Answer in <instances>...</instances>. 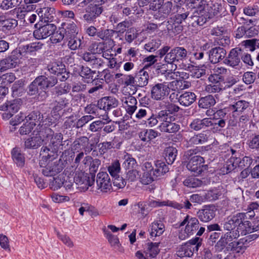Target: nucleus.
<instances>
[{"label": "nucleus", "instance_id": "f257e3e1", "mask_svg": "<svg viewBox=\"0 0 259 259\" xmlns=\"http://www.w3.org/2000/svg\"><path fill=\"white\" fill-rule=\"evenodd\" d=\"M45 138L44 139L46 144H48V147H42L40 151V155L42 156V160L40 162L41 165H44L45 160L47 158H55L56 153L58 148L62 145L63 135L61 133L54 134L53 131L48 128L46 129Z\"/></svg>", "mask_w": 259, "mask_h": 259}, {"label": "nucleus", "instance_id": "f03ea898", "mask_svg": "<svg viewBox=\"0 0 259 259\" xmlns=\"http://www.w3.org/2000/svg\"><path fill=\"white\" fill-rule=\"evenodd\" d=\"M169 49L170 47L169 46H164L158 50V55L160 58L163 57L165 55V62L171 65L170 70L171 71L175 70L177 68L175 62L186 59L187 57L188 52L183 47H175L168 53Z\"/></svg>", "mask_w": 259, "mask_h": 259}, {"label": "nucleus", "instance_id": "7ed1b4c3", "mask_svg": "<svg viewBox=\"0 0 259 259\" xmlns=\"http://www.w3.org/2000/svg\"><path fill=\"white\" fill-rule=\"evenodd\" d=\"M198 151L197 149L188 150L184 155V159L189 170L200 174L203 171L204 160L201 156L196 155Z\"/></svg>", "mask_w": 259, "mask_h": 259}, {"label": "nucleus", "instance_id": "20e7f679", "mask_svg": "<svg viewBox=\"0 0 259 259\" xmlns=\"http://www.w3.org/2000/svg\"><path fill=\"white\" fill-rule=\"evenodd\" d=\"M158 117L162 122L158 128L161 132L167 133H175L180 130V125L168 120L166 112L161 111L158 113Z\"/></svg>", "mask_w": 259, "mask_h": 259}, {"label": "nucleus", "instance_id": "39448f33", "mask_svg": "<svg viewBox=\"0 0 259 259\" xmlns=\"http://www.w3.org/2000/svg\"><path fill=\"white\" fill-rule=\"evenodd\" d=\"M201 241L202 239L198 237L191 239L181 247L178 251V255L180 257L192 256L195 251H198L201 244Z\"/></svg>", "mask_w": 259, "mask_h": 259}, {"label": "nucleus", "instance_id": "423d86ee", "mask_svg": "<svg viewBox=\"0 0 259 259\" xmlns=\"http://www.w3.org/2000/svg\"><path fill=\"white\" fill-rule=\"evenodd\" d=\"M184 225H186L185 233L186 235L180 234L179 238L181 239L194 234L199 227V222L196 218L187 215L180 224V226Z\"/></svg>", "mask_w": 259, "mask_h": 259}, {"label": "nucleus", "instance_id": "0eeeda50", "mask_svg": "<svg viewBox=\"0 0 259 259\" xmlns=\"http://www.w3.org/2000/svg\"><path fill=\"white\" fill-rule=\"evenodd\" d=\"M96 185L97 189L102 193H108L111 191V182L106 172L101 171L97 175Z\"/></svg>", "mask_w": 259, "mask_h": 259}, {"label": "nucleus", "instance_id": "6e6552de", "mask_svg": "<svg viewBox=\"0 0 259 259\" xmlns=\"http://www.w3.org/2000/svg\"><path fill=\"white\" fill-rule=\"evenodd\" d=\"M55 158H47V160L44 161V165H41L40 162L42 160V156L39 161L40 166L42 167V172L43 175L47 177L54 176L56 174L60 171V169L58 167V165L52 161Z\"/></svg>", "mask_w": 259, "mask_h": 259}, {"label": "nucleus", "instance_id": "1a4fd4ad", "mask_svg": "<svg viewBox=\"0 0 259 259\" xmlns=\"http://www.w3.org/2000/svg\"><path fill=\"white\" fill-rule=\"evenodd\" d=\"M242 50L240 48L232 49L228 56L224 60V63L232 67L236 68L239 65Z\"/></svg>", "mask_w": 259, "mask_h": 259}, {"label": "nucleus", "instance_id": "9d476101", "mask_svg": "<svg viewBox=\"0 0 259 259\" xmlns=\"http://www.w3.org/2000/svg\"><path fill=\"white\" fill-rule=\"evenodd\" d=\"M169 94V88L166 82L155 84L151 90L152 98L156 100H162Z\"/></svg>", "mask_w": 259, "mask_h": 259}, {"label": "nucleus", "instance_id": "9b49d317", "mask_svg": "<svg viewBox=\"0 0 259 259\" xmlns=\"http://www.w3.org/2000/svg\"><path fill=\"white\" fill-rule=\"evenodd\" d=\"M74 182L77 185L82 186V189H88L94 183V179H91L87 173L82 171H77L74 177Z\"/></svg>", "mask_w": 259, "mask_h": 259}, {"label": "nucleus", "instance_id": "f8f14e48", "mask_svg": "<svg viewBox=\"0 0 259 259\" xmlns=\"http://www.w3.org/2000/svg\"><path fill=\"white\" fill-rule=\"evenodd\" d=\"M240 213L243 215V217H241V222L237 224V228L234 230L238 233V237L240 235H245L248 233H251L254 229L252 227L251 223L245 220L246 219V213L243 212H240Z\"/></svg>", "mask_w": 259, "mask_h": 259}, {"label": "nucleus", "instance_id": "ddd939ff", "mask_svg": "<svg viewBox=\"0 0 259 259\" xmlns=\"http://www.w3.org/2000/svg\"><path fill=\"white\" fill-rule=\"evenodd\" d=\"M56 29V27L54 24L47 23L34 31L33 35L36 39H44L53 34Z\"/></svg>", "mask_w": 259, "mask_h": 259}, {"label": "nucleus", "instance_id": "4468645a", "mask_svg": "<svg viewBox=\"0 0 259 259\" xmlns=\"http://www.w3.org/2000/svg\"><path fill=\"white\" fill-rule=\"evenodd\" d=\"M102 7L89 3L85 9L86 14L83 15V18L88 22L93 21L102 13Z\"/></svg>", "mask_w": 259, "mask_h": 259}, {"label": "nucleus", "instance_id": "2eb2a0df", "mask_svg": "<svg viewBox=\"0 0 259 259\" xmlns=\"http://www.w3.org/2000/svg\"><path fill=\"white\" fill-rule=\"evenodd\" d=\"M215 210L214 206L205 205L203 209L198 211V217L201 221L208 222L215 217Z\"/></svg>", "mask_w": 259, "mask_h": 259}, {"label": "nucleus", "instance_id": "dca6fc26", "mask_svg": "<svg viewBox=\"0 0 259 259\" xmlns=\"http://www.w3.org/2000/svg\"><path fill=\"white\" fill-rule=\"evenodd\" d=\"M226 55V50L219 47L211 49L208 53L209 60L213 64L219 62L225 57Z\"/></svg>", "mask_w": 259, "mask_h": 259}, {"label": "nucleus", "instance_id": "f3484780", "mask_svg": "<svg viewBox=\"0 0 259 259\" xmlns=\"http://www.w3.org/2000/svg\"><path fill=\"white\" fill-rule=\"evenodd\" d=\"M118 105V101L112 97H105L98 102V107L106 112L112 108L116 107Z\"/></svg>", "mask_w": 259, "mask_h": 259}, {"label": "nucleus", "instance_id": "a211bd4d", "mask_svg": "<svg viewBox=\"0 0 259 259\" xmlns=\"http://www.w3.org/2000/svg\"><path fill=\"white\" fill-rule=\"evenodd\" d=\"M37 15L41 22L49 23L53 21L55 9L51 7H44L37 10Z\"/></svg>", "mask_w": 259, "mask_h": 259}, {"label": "nucleus", "instance_id": "6ab92c4d", "mask_svg": "<svg viewBox=\"0 0 259 259\" xmlns=\"http://www.w3.org/2000/svg\"><path fill=\"white\" fill-rule=\"evenodd\" d=\"M238 238V233L232 231L226 233L217 243L215 246L221 249L224 248L226 245L235 239Z\"/></svg>", "mask_w": 259, "mask_h": 259}, {"label": "nucleus", "instance_id": "aec40b11", "mask_svg": "<svg viewBox=\"0 0 259 259\" xmlns=\"http://www.w3.org/2000/svg\"><path fill=\"white\" fill-rule=\"evenodd\" d=\"M148 205L150 207H161L164 206H170L171 207L181 209L183 208V206L182 204H179L176 202L171 201L169 200L160 201V200H151L148 202Z\"/></svg>", "mask_w": 259, "mask_h": 259}, {"label": "nucleus", "instance_id": "412c9836", "mask_svg": "<svg viewBox=\"0 0 259 259\" xmlns=\"http://www.w3.org/2000/svg\"><path fill=\"white\" fill-rule=\"evenodd\" d=\"M242 216L239 212L231 217H228L223 224L224 229L229 231H234L237 228V224L241 222Z\"/></svg>", "mask_w": 259, "mask_h": 259}, {"label": "nucleus", "instance_id": "4be33fe9", "mask_svg": "<svg viewBox=\"0 0 259 259\" xmlns=\"http://www.w3.org/2000/svg\"><path fill=\"white\" fill-rule=\"evenodd\" d=\"M248 107V103L244 100H239L230 105L228 109L232 111L233 116L237 117Z\"/></svg>", "mask_w": 259, "mask_h": 259}, {"label": "nucleus", "instance_id": "5701e85b", "mask_svg": "<svg viewBox=\"0 0 259 259\" xmlns=\"http://www.w3.org/2000/svg\"><path fill=\"white\" fill-rule=\"evenodd\" d=\"M162 3V2L158 4H151L150 9L153 11L159 10V12L163 13L164 15H169L173 11L172 3L167 1L163 5H161Z\"/></svg>", "mask_w": 259, "mask_h": 259}, {"label": "nucleus", "instance_id": "b1692460", "mask_svg": "<svg viewBox=\"0 0 259 259\" xmlns=\"http://www.w3.org/2000/svg\"><path fill=\"white\" fill-rule=\"evenodd\" d=\"M12 157L16 165L20 168L25 165V158L21 150L17 147L13 148L11 151Z\"/></svg>", "mask_w": 259, "mask_h": 259}, {"label": "nucleus", "instance_id": "393cba45", "mask_svg": "<svg viewBox=\"0 0 259 259\" xmlns=\"http://www.w3.org/2000/svg\"><path fill=\"white\" fill-rule=\"evenodd\" d=\"M44 140L39 135L36 134L33 136L28 138L25 141V147L28 149H35L40 146Z\"/></svg>", "mask_w": 259, "mask_h": 259}, {"label": "nucleus", "instance_id": "a878e982", "mask_svg": "<svg viewBox=\"0 0 259 259\" xmlns=\"http://www.w3.org/2000/svg\"><path fill=\"white\" fill-rule=\"evenodd\" d=\"M127 112L132 115L137 109V101L135 97L130 96L122 100Z\"/></svg>", "mask_w": 259, "mask_h": 259}, {"label": "nucleus", "instance_id": "bb28decb", "mask_svg": "<svg viewBox=\"0 0 259 259\" xmlns=\"http://www.w3.org/2000/svg\"><path fill=\"white\" fill-rule=\"evenodd\" d=\"M195 99L196 96L194 93L186 92L179 97V101L181 105L188 106L192 104Z\"/></svg>", "mask_w": 259, "mask_h": 259}, {"label": "nucleus", "instance_id": "cd10ccee", "mask_svg": "<svg viewBox=\"0 0 259 259\" xmlns=\"http://www.w3.org/2000/svg\"><path fill=\"white\" fill-rule=\"evenodd\" d=\"M208 140V136L204 133H201L192 137L188 141V144L190 146H193L199 144H203L206 143Z\"/></svg>", "mask_w": 259, "mask_h": 259}, {"label": "nucleus", "instance_id": "c85d7f7f", "mask_svg": "<svg viewBox=\"0 0 259 259\" xmlns=\"http://www.w3.org/2000/svg\"><path fill=\"white\" fill-rule=\"evenodd\" d=\"M149 75L147 71L144 69L141 70L136 75V85L143 87L148 83Z\"/></svg>", "mask_w": 259, "mask_h": 259}, {"label": "nucleus", "instance_id": "c756f323", "mask_svg": "<svg viewBox=\"0 0 259 259\" xmlns=\"http://www.w3.org/2000/svg\"><path fill=\"white\" fill-rule=\"evenodd\" d=\"M177 155V149L172 146L166 147L164 150V156L168 164L173 163Z\"/></svg>", "mask_w": 259, "mask_h": 259}, {"label": "nucleus", "instance_id": "7c9ffc66", "mask_svg": "<svg viewBox=\"0 0 259 259\" xmlns=\"http://www.w3.org/2000/svg\"><path fill=\"white\" fill-rule=\"evenodd\" d=\"M159 245V243H148L146 244V247L145 248L144 252L151 258L156 257L160 251Z\"/></svg>", "mask_w": 259, "mask_h": 259}, {"label": "nucleus", "instance_id": "2f4dec72", "mask_svg": "<svg viewBox=\"0 0 259 259\" xmlns=\"http://www.w3.org/2000/svg\"><path fill=\"white\" fill-rule=\"evenodd\" d=\"M213 73L211 74L208 77L209 81L214 82L215 80H222V75L227 73V69L224 67L216 66L213 69Z\"/></svg>", "mask_w": 259, "mask_h": 259}, {"label": "nucleus", "instance_id": "473e14b6", "mask_svg": "<svg viewBox=\"0 0 259 259\" xmlns=\"http://www.w3.org/2000/svg\"><path fill=\"white\" fill-rule=\"evenodd\" d=\"M164 230V225L160 221L153 223L151 226L150 235L156 237L161 235Z\"/></svg>", "mask_w": 259, "mask_h": 259}, {"label": "nucleus", "instance_id": "72a5a7b5", "mask_svg": "<svg viewBox=\"0 0 259 259\" xmlns=\"http://www.w3.org/2000/svg\"><path fill=\"white\" fill-rule=\"evenodd\" d=\"M67 46L71 50L73 51L81 48V38L75 35L70 36L68 38Z\"/></svg>", "mask_w": 259, "mask_h": 259}, {"label": "nucleus", "instance_id": "f704fd0d", "mask_svg": "<svg viewBox=\"0 0 259 259\" xmlns=\"http://www.w3.org/2000/svg\"><path fill=\"white\" fill-rule=\"evenodd\" d=\"M214 98L211 95H208L201 98L198 102L199 107L202 108H207L215 104Z\"/></svg>", "mask_w": 259, "mask_h": 259}, {"label": "nucleus", "instance_id": "c9c22d12", "mask_svg": "<svg viewBox=\"0 0 259 259\" xmlns=\"http://www.w3.org/2000/svg\"><path fill=\"white\" fill-rule=\"evenodd\" d=\"M64 184V176L59 175L50 180V187L53 190H57L60 188Z\"/></svg>", "mask_w": 259, "mask_h": 259}, {"label": "nucleus", "instance_id": "e433bc0d", "mask_svg": "<svg viewBox=\"0 0 259 259\" xmlns=\"http://www.w3.org/2000/svg\"><path fill=\"white\" fill-rule=\"evenodd\" d=\"M156 168L154 169V173L157 177H160L168 172L169 168L164 162L157 160L155 163Z\"/></svg>", "mask_w": 259, "mask_h": 259}, {"label": "nucleus", "instance_id": "4c0bfd02", "mask_svg": "<svg viewBox=\"0 0 259 259\" xmlns=\"http://www.w3.org/2000/svg\"><path fill=\"white\" fill-rule=\"evenodd\" d=\"M210 84L205 87V90L208 93H219L223 90V85L219 80H215L214 82L210 81Z\"/></svg>", "mask_w": 259, "mask_h": 259}, {"label": "nucleus", "instance_id": "58836bf2", "mask_svg": "<svg viewBox=\"0 0 259 259\" xmlns=\"http://www.w3.org/2000/svg\"><path fill=\"white\" fill-rule=\"evenodd\" d=\"M96 72L92 71L88 67L82 66L80 72V75L89 83L94 80V76Z\"/></svg>", "mask_w": 259, "mask_h": 259}, {"label": "nucleus", "instance_id": "ea45409f", "mask_svg": "<svg viewBox=\"0 0 259 259\" xmlns=\"http://www.w3.org/2000/svg\"><path fill=\"white\" fill-rule=\"evenodd\" d=\"M188 5L191 9H195L201 12L205 7V2L202 0H187Z\"/></svg>", "mask_w": 259, "mask_h": 259}, {"label": "nucleus", "instance_id": "a19ab883", "mask_svg": "<svg viewBox=\"0 0 259 259\" xmlns=\"http://www.w3.org/2000/svg\"><path fill=\"white\" fill-rule=\"evenodd\" d=\"M16 79V76L13 73H7L0 77V86L6 87L14 82Z\"/></svg>", "mask_w": 259, "mask_h": 259}, {"label": "nucleus", "instance_id": "79ce46f5", "mask_svg": "<svg viewBox=\"0 0 259 259\" xmlns=\"http://www.w3.org/2000/svg\"><path fill=\"white\" fill-rule=\"evenodd\" d=\"M228 248L235 253H243L246 249V246L240 242L233 241L229 243Z\"/></svg>", "mask_w": 259, "mask_h": 259}, {"label": "nucleus", "instance_id": "37998d69", "mask_svg": "<svg viewBox=\"0 0 259 259\" xmlns=\"http://www.w3.org/2000/svg\"><path fill=\"white\" fill-rule=\"evenodd\" d=\"M64 67L61 63L53 62L48 65V68L51 73L58 75L62 72Z\"/></svg>", "mask_w": 259, "mask_h": 259}, {"label": "nucleus", "instance_id": "c03bdc74", "mask_svg": "<svg viewBox=\"0 0 259 259\" xmlns=\"http://www.w3.org/2000/svg\"><path fill=\"white\" fill-rule=\"evenodd\" d=\"M154 172H143L142 176L141 178V182L144 185H148L153 182L156 178Z\"/></svg>", "mask_w": 259, "mask_h": 259}, {"label": "nucleus", "instance_id": "a18cd8bd", "mask_svg": "<svg viewBox=\"0 0 259 259\" xmlns=\"http://www.w3.org/2000/svg\"><path fill=\"white\" fill-rule=\"evenodd\" d=\"M211 13L213 15L217 17H222L226 15L227 12L226 8L222 5L218 4H215L211 7Z\"/></svg>", "mask_w": 259, "mask_h": 259}, {"label": "nucleus", "instance_id": "49530a36", "mask_svg": "<svg viewBox=\"0 0 259 259\" xmlns=\"http://www.w3.org/2000/svg\"><path fill=\"white\" fill-rule=\"evenodd\" d=\"M120 164L118 160H115L108 167V171L112 177L118 175L120 171Z\"/></svg>", "mask_w": 259, "mask_h": 259}, {"label": "nucleus", "instance_id": "de8ad7c7", "mask_svg": "<svg viewBox=\"0 0 259 259\" xmlns=\"http://www.w3.org/2000/svg\"><path fill=\"white\" fill-rule=\"evenodd\" d=\"M36 125L34 121H28L23 124L19 129V133L21 135H25L29 134Z\"/></svg>", "mask_w": 259, "mask_h": 259}, {"label": "nucleus", "instance_id": "09e8293b", "mask_svg": "<svg viewBox=\"0 0 259 259\" xmlns=\"http://www.w3.org/2000/svg\"><path fill=\"white\" fill-rule=\"evenodd\" d=\"M19 5L18 0H0V9L7 10Z\"/></svg>", "mask_w": 259, "mask_h": 259}, {"label": "nucleus", "instance_id": "8fccbe9b", "mask_svg": "<svg viewBox=\"0 0 259 259\" xmlns=\"http://www.w3.org/2000/svg\"><path fill=\"white\" fill-rule=\"evenodd\" d=\"M185 186L190 188H196L202 185V181L194 177H189L183 182Z\"/></svg>", "mask_w": 259, "mask_h": 259}, {"label": "nucleus", "instance_id": "3c124183", "mask_svg": "<svg viewBox=\"0 0 259 259\" xmlns=\"http://www.w3.org/2000/svg\"><path fill=\"white\" fill-rule=\"evenodd\" d=\"M243 46L245 48L248 49L249 51L253 52L255 50V47L259 48V39H247L242 42Z\"/></svg>", "mask_w": 259, "mask_h": 259}, {"label": "nucleus", "instance_id": "603ef678", "mask_svg": "<svg viewBox=\"0 0 259 259\" xmlns=\"http://www.w3.org/2000/svg\"><path fill=\"white\" fill-rule=\"evenodd\" d=\"M32 12L29 11V7L23 8L22 9H18L17 12V17L19 19H24V21L29 22V19Z\"/></svg>", "mask_w": 259, "mask_h": 259}, {"label": "nucleus", "instance_id": "864d4df0", "mask_svg": "<svg viewBox=\"0 0 259 259\" xmlns=\"http://www.w3.org/2000/svg\"><path fill=\"white\" fill-rule=\"evenodd\" d=\"M70 87L66 83H61L54 89V94L57 96L67 94L70 91Z\"/></svg>", "mask_w": 259, "mask_h": 259}, {"label": "nucleus", "instance_id": "5fc2aeb1", "mask_svg": "<svg viewBox=\"0 0 259 259\" xmlns=\"http://www.w3.org/2000/svg\"><path fill=\"white\" fill-rule=\"evenodd\" d=\"M161 45L159 39H152L148 43L145 44V49L149 52H153L156 50Z\"/></svg>", "mask_w": 259, "mask_h": 259}, {"label": "nucleus", "instance_id": "6e6d98bb", "mask_svg": "<svg viewBox=\"0 0 259 259\" xmlns=\"http://www.w3.org/2000/svg\"><path fill=\"white\" fill-rule=\"evenodd\" d=\"M57 236L67 247L69 248H73L74 247V242L68 236L65 234H62L59 232H57Z\"/></svg>", "mask_w": 259, "mask_h": 259}, {"label": "nucleus", "instance_id": "4d7b16f0", "mask_svg": "<svg viewBox=\"0 0 259 259\" xmlns=\"http://www.w3.org/2000/svg\"><path fill=\"white\" fill-rule=\"evenodd\" d=\"M115 32V30L107 29L98 31L97 35L101 39L106 40L111 38Z\"/></svg>", "mask_w": 259, "mask_h": 259}, {"label": "nucleus", "instance_id": "13d9d810", "mask_svg": "<svg viewBox=\"0 0 259 259\" xmlns=\"http://www.w3.org/2000/svg\"><path fill=\"white\" fill-rule=\"evenodd\" d=\"M105 237L112 246L118 247L119 241L118 237L112 234L109 231H104Z\"/></svg>", "mask_w": 259, "mask_h": 259}, {"label": "nucleus", "instance_id": "bf43d9fd", "mask_svg": "<svg viewBox=\"0 0 259 259\" xmlns=\"http://www.w3.org/2000/svg\"><path fill=\"white\" fill-rule=\"evenodd\" d=\"M43 44L40 42H34L24 46V49L27 53H32L41 49Z\"/></svg>", "mask_w": 259, "mask_h": 259}, {"label": "nucleus", "instance_id": "052dcab7", "mask_svg": "<svg viewBox=\"0 0 259 259\" xmlns=\"http://www.w3.org/2000/svg\"><path fill=\"white\" fill-rule=\"evenodd\" d=\"M236 159L238 160L237 166L241 168H248L252 162V159L247 156L243 157L242 159L240 158L236 157Z\"/></svg>", "mask_w": 259, "mask_h": 259}, {"label": "nucleus", "instance_id": "680f3d73", "mask_svg": "<svg viewBox=\"0 0 259 259\" xmlns=\"http://www.w3.org/2000/svg\"><path fill=\"white\" fill-rule=\"evenodd\" d=\"M125 161L123 163V166L128 169H134L137 166L136 160L129 155L124 156Z\"/></svg>", "mask_w": 259, "mask_h": 259}, {"label": "nucleus", "instance_id": "e2e57ef3", "mask_svg": "<svg viewBox=\"0 0 259 259\" xmlns=\"http://www.w3.org/2000/svg\"><path fill=\"white\" fill-rule=\"evenodd\" d=\"M156 57V56L152 55L145 58L143 60V64L144 65L143 69H148L154 65L157 62Z\"/></svg>", "mask_w": 259, "mask_h": 259}, {"label": "nucleus", "instance_id": "0e129e2a", "mask_svg": "<svg viewBox=\"0 0 259 259\" xmlns=\"http://www.w3.org/2000/svg\"><path fill=\"white\" fill-rule=\"evenodd\" d=\"M138 33L136 29L134 28H130L128 29L125 35V39L128 42L131 43L135 39L138 37Z\"/></svg>", "mask_w": 259, "mask_h": 259}, {"label": "nucleus", "instance_id": "69168bd1", "mask_svg": "<svg viewBox=\"0 0 259 259\" xmlns=\"http://www.w3.org/2000/svg\"><path fill=\"white\" fill-rule=\"evenodd\" d=\"M132 24V22L130 21H124L119 23L115 27V32L123 33L126 31V29L131 27Z\"/></svg>", "mask_w": 259, "mask_h": 259}, {"label": "nucleus", "instance_id": "338daca9", "mask_svg": "<svg viewBox=\"0 0 259 259\" xmlns=\"http://www.w3.org/2000/svg\"><path fill=\"white\" fill-rule=\"evenodd\" d=\"M206 22V19L202 16H194L189 20V23H191L193 27L202 26Z\"/></svg>", "mask_w": 259, "mask_h": 259}, {"label": "nucleus", "instance_id": "774afa93", "mask_svg": "<svg viewBox=\"0 0 259 259\" xmlns=\"http://www.w3.org/2000/svg\"><path fill=\"white\" fill-rule=\"evenodd\" d=\"M237 162L238 160L236 159V157H231L226 162V168L227 169L226 172L228 173L231 172L232 170L238 167Z\"/></svg>", "mask_w": 259, "mask_h": 259}]
</instances>
